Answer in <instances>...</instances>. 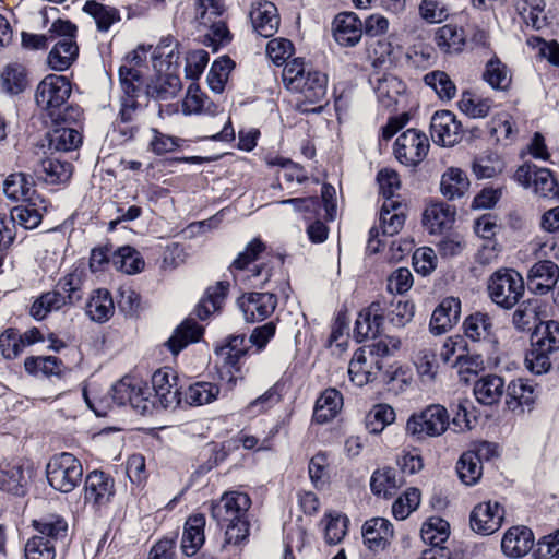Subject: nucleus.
<instances>
[{
    "label": "nucleus",
    "mask_w": 559,
    "mask_h": 559,
    "mask_svg": "<svg viewBox=\"0 0 559 559\" xmlns=\"http://www.w3.org/2000/svg\"><path fill=\"white\" fill-rule=\"evenodd\" d=\"M250 506V497L239 491L226 492L219 501L212 504L213 519L226 527L225 542L227 544L238 545L248 537Z\"/></svg>",
    "instance_id": "obj_1"
},
{
    "label": "nucleus",
    "mask_w": 559,
    "mask_h": 559,
    "mask_svg": "<svg viewBox=\"0 0 559 559\" xmlns=\"http://www.w3.org/2000/svg\"><path fill=\"white\" fill-rule=\"evenodd\" d=\"M399 341L384 337L358 348L348 366L350 381L362 386L374 381L383 369V358L399 348Z\"/></svg>",
    "instance_id": "obj_2"
},
{
    "label": "nucleus",
    "mask_w": 559,
    "mask_h": 559,
    "mask_svg": "<svg viewBox=\"0 0 559 559\" xmlns=\"http://www.w3.org/2000/svg\"><path fill=\"white\" fill-rule=\"evenodd\" d=\"M282 79L285 87L299 94L306 103L317 104L326 95L328 76L311 67L307 68L299 58L284 66Z\"/></svg>",
    "instance_id": "obj_3"
},
{
    "label": "nucleus",
    "mask_w": 559,
    "mask_h": 559,
    "mask_svg": "<svg viewBox=\"0 0 559 559\" xmlns=\"http://www.w3.org/2000/svg\"><path fill=\"white\" fill-rule=\"evenodd\" d=\"M37 534L25 546L26 559H55L56 544L64 542L67 522L58 515H48L33 521Z\"/></svg>",
    "instance_id": "obj_4"
},
{
    "label": "nucleus",
    "mask_w": 559,
    "mask_h": 559,
    "mask_svg": "<svg viewBox=\"0 0 559 559\" xmlns=\"http://www.w3.org/2000/svg\"><path fill=\"white\" fill-rule=\"evenodd\" d=\"M224 12L223 0H194V21L199 29L209 31L203 43L214 52L230 40L229 31L223 20Z\"/></svg>",
    "instance_id": "obj_5"
},
{
    "label": "nucleus",
    "mask_w": 559,
    "mask_h": 559,
    "mask_svg": "<svg viewBox=\"0 0 559 559\" xmlns=\"http://www.w3.org/2000/svg\"><path fill=\"white\" fill-rule=\"evenodd\" d=\"M488 295L493 304L502 309H512L525 293L522 275L513 269L496 271L487 283Z\"/></svg>",
    "instance_id": "obj_6"
},
{
    "label": "nucleus",
    "mask_w": 559,
    "mask_h": 559,
    "mask_svg": "<svg viewBox=\"0 0 559 559\" xmlns=\"http://www.w3.org/2000/svg\"><path fill=\"white\" fill-rule=\"evenodd\" d=\"M49 485L63 493L73 491L82 481L81 461L69 452H61L50 457L46 466Z\"/></svg>",
    "instance_id": "obj_7"
},
{
    "label": "nucleus",
    "mask_w": 559,
    "mask_h": 559,
    "mask_svg": "<svg viewBox=\"0 0 559 559\" xmlns=\"http://www.w3.org/2000/svg\"><path fill=\"white\" fill-rule=\"evenodd\" d=\"M449 426L450 416L447 408L440 404H431L408 418L406 431L417 440H423L443 435Z\"/></svg>",
    "instance_id": "obj_8"
},
{
    "label": "nucleus",
    "mask_w": 559,
    "mask_h": 559,
    "mask_svg": "<svg viewBox=\"0 0 559 559\" xmlns=\"http://www.w3.org/2000/svg\"><path fill=\"white\" fill-rule=\"evenodd\" d=\"M514 178L519 185L540 198H559V186L552 173L547 168H542L535 164H524L520 166Z\"/></svg>",
    "instance_id": "obj_9"
},
{
    "label": "nucleus",
    "mask_w": 559,
    "mask_h": 559,
    "mask_svg": "<svg viewBox=\"0 0 559 559\" xmlns=\"http://www.w3.org/2000/svg\"><path fill=\"white\" fill-rule=\"evenodd\" d=\"M430 147L427 135L417 129H407L394 142V156L407 167L418 166L427 156Z\"/></svg>",
    "instance_id": "obj_10"
},
{
    "label": "nucleus",
    "mask_w": 559,
    "mask_h": 559,
    "mask_svg": "<svg viewBox=\"0 0 559 559\" xmlns=\"http://www.w3.org/2000/svg\"><path fill=\"white\" fill-rule=\"evenodd\" d=\"M71 94L70 81L63 75L49 74L37 86L36 103L48 111V115H56Z\"/></svg>",
    "instance_id": "obj_11"
},
{
    "label": "nucleus",
    "mask_w": 559,
    "mask_h": 559,
    "mask_svg": "<svg viewBox=\"0 0 559 559\" xmlns=\"http://www.w3.org/2000/svg\"><path fill=\"white\" fill-rule=\"evenodd\" d=\"M265 249L264 243L255 238L251 240L246 249L238 254L233 264L230 265V271L235 272H245L248 271L250 274H245L241 276L242 280H258L261 277L259 283H255V286L264 287V285L270 281L272 273L271 269L266 265H254L253 269H249V265L252 264ZM235 278L238 277L237 274H234Z\"/></svg>",
    "instance_id": "obj_12"
},
{
    "label": "nucleus",
    "mask_w": 559,
    "mask_h": 559,
    "mask_svg": "<svg viewBox=\"0 0 559 559\" xmlns=\"http://www.w3.org/2000/svg\"><path fill=\"white\" fill-rule=\"evenodd\" d=\"M278 299L271 292H251L238 298V307L246 322L254 323L267 319L276 309Z\"/></svg>",
    "instance_id": "obj_13"
},
{
    "label": "nucleus",
    "mask_w": 559,
    "mask_h": 559,
    "mask_svg": "<svg viewBox=\"0 0 559 559\" xmlns=\"http://www.w3.org/2000/svg\"><path fill=\"white\" fill-rule=\"evenodd\" d=\"M430 132L436 144L451 147L462 139V124L452 111L440 110L431 118Z\"/></svg>",
    "instance_id": "obj_14"
},
{
    "label": "nucleus",
    "mask_w": 559,
    "mask_h": 559,
    "mask_svg": "<svg viewBox=\"0 0 559 559\" xmlns=\"http://www.w3.org/2000/svg\"><path fill=\"white\" fill-rule=\"evenodd\" d=\"M503 518L504 510L499 502H480L471 513V527L478 534L490 535L501 527Z\"/></svg>",
    "instance_id": "obj_15"
},
{
    "label": "nucleus",
    "mask_w": 559,
    "mask_h": 559,
    "mask_svg": "<svg viewBox=\"0 0 559 559\" xmlns=\"http://www.w3.org/2000/svg\"><path fill=\"white\" fill-rule=\"evenodd\" d=\"M385 307L384 299H377L359 312L354 329V335L358 342L374 338L379 335L384 320Z\"/></svg>",
    "instance_id": "obj_16"
},
{
    "label": "nucleus",
    "mask_w": 559,
    "mask_h": 559,
    "mask_svg": "<svg viewBox=\"0 0 559 559\" xmlns=\"http://www.w3.org/2000/svg\"><path fill=\"white\" fill-rule=\"evenodd\" d=\"M115 493V481L102 471H93L87 474L84 483V500L93 507L107 504Z\"/></svg>",
    "instance_id": "obj_17"
},
{
    "label": "nucleus",
    "mask_w": 559,
    "mask_h": 559,
    "mask_svg": "<svg viewBox=\"0 0 559 559\" xmlns=\"http://www.w3.org/2000/svg\"><path fill=\"white\" fill-rule=\"evenodd\" d=\"M559 280L558 265L549 260L536 262L528 271L527 287L537 295L549 293Z\"/></svg>",
    "instance_id": "obj_18"
},
{
    "label": "nucleus",
    "mask_w": 559,
    "mask_h": 559,
    "mask_svg": "<svg viewBox=\"0 0 559 559\" xmlns=\"http://www.w3.org/2000/svg\"><path fill=\"white\" fill-rule=\"evenodd\" d=\"M21 164L33 169L38 179L50 185L66 182L72 175V164L51 157L37 160L34 165H29L22 158Z\"/></svg>",
    "instance_id": "obj_19"
},
{
    "label": "nucleus",
    "mask_w": 559,
    "mask_h": 559,
    "mask_svg": "<svg viewBox=\"0 0 559 559\" xmlns=\"http://www.w3.org/2000/svg\"><path fill=\"white\" fill-rule=\"evenodd\" d=\"M393 536V525L384 518H372L362 526L364 543L372 551L384 550L391 544Z\"/></svg>",
    "instance_id": "obj_20"
},
{
    "label": "nucleus",
    "mask_w": 559,
    "mask_h": 559,
    "mask_svg": "<svg viewBox=\"0 0 559 559\" xmlns=\"http://www.w3.org/2000/svg\"><path fill=\"white\" fill-rule=\"evenodd\" d=\"M463 325L465 335L471 341L483 342L489 346V348H496L498 342L493 329V321L488 313L475 312L465 319Z\"/></svg>",
    "instance_id": "obj_21"
},
{
    "label": "nucleus",
    "mask_w": 559,
    "mask_h": 559,
    "mask_svg": "<svg viewBox=\"0 0 559 559\" xmlns=\"http://www.w3.org/2000/svg\"><path fill=\"white\" fill-rule=\"evenodd\" d=\"M461 314V300L455 297L444 298L432 312L429 329L435 335L448 332L459 322Z\"/></svg>",
    "instance_id": "obj_22"
},
{
    "label": "nucleus",
    "mask_w": 559,
    "mask_h": 559,
    "mask_svg": "<svg viewBox=\"0 0 559 559\" xmlns=\"http://www.w3.org/2000/svg\"><path fill=\"white\" fill-rule=\"evenodd\" d=\"M250 20L254 31L262 37L273 36L280 26V15L274 3L257 2L250 10Z\"/></svg>",
    "instance_id": "obj_23"
},
{
    "label": "nucleus",
    "mask_w": 559,
    "mask_h": 559,
    "mask_svg": "<svg viewBox=\"0 0 559 559\" xmlns=\"http://www.w3.org/2000/svg\"><path fill=\"white\" fill-rule=\"evenodd\" d=\"M333 36L344 47H353L362 36V23L353 12H343L336 15L333 22Z\"/></svg>",
    "instance_id": "obj_24"
},
{
    "label": "nucleus",
    "mask_w": 559,
    "mask_h": 559,
    "mask_svg": "<svg viewBox=\"0 0 559 559\" xmlns=\"http://www.w3.org/2000/svg\"><path fill=\"white\" fill-rule=\"evenodd\" d=\"M31 469L20 462H7L0 465V489L15 496H23L26 491Z\"/></svg>",
    "instance_id": "obj_25"
},
{
    "label": "nucleus",
    "mask_w": 559,
    "mask_h": 559,
    "mask_svg": "<svg viewBox=\"0 0 559 559\" xmlns=\"http://www.w3.org/2000/svg\"><path fill=\"white\" fill-rule=\"evenodd\" d=\"M175 376L170 369H158L152 376L151 392H154V397L158 399L164 408L177 406L181 404V391H173V383Z\"/></svg>",
    "instance_id": "obj_26"
},
{
    "label": "nucleus",
    "mask_w": 559,
    "mask_h": 559,
    "mask_svg": "<svg viewBox=\"0 0 559 559\" xmlns=\"http://www.w3.org/2000/svg\"><path fill=\"white\" fill-rule=\"evenodd\" d=\"M533 544L534 536L530 528L514 526L503 535L501 549L510 558H521L532 549Z\"/></svg>",
    "instance_id": "obj_27"
},
{
    "label": "nucleus",
    "mask_w": 559,
    "mask_h": 559,
    "mask_svg": "<svg viewBox=\"0 0 559 559\" xmlns=\"http://www.w3.org/2000/svg\"><path fill=\"white\" fill-rule=\"evenodd\" d=\"M543 302L530 298L521 302L512 314V324L520 332L534 331L544 316Z\"/></svg>",
    "instance_id": "obj_28"
},
{
    "label": "nucleus",
    "mask_w": 559,
    "mask_h": 559,
    "mask_svg": "<svg viewBox=\"0 0 559 559\" xmlns=\"http://www.w3.org/2000/svg\"><path fill=\"white\" fill-rule=\"evenodd\" d=\"M45 210L44 200H40L39 205L35 201L29 200L27 204L17 205L11 210L9 223H11L12 227L20 226L24 229H34L41 223L43 211Z\"/></svg>",
    "instance_id": "obj_29"
},
{
    "label": "nucleus",
    "mask_w": 559,
    "mask_h": 559,
    "mask_svg": "<svg viewBox=\"0 0 559 559\" xmlns=\"http://www.w3.org/2000/svg\"><path fill=\"white\" fill-rule=\"evenodd\" d=\"M205 518L203 514H193L188 518L181 539L182 551L187 556H193L204 543Z\"/></svg>",
    "instance_id": "obj_30"
},
{
    "label": "nucleus",
    "mask_w": 559,
    "mask_h": 559,
    "mask_svg": "<svg viewBox=\"0 0 559 559\" xmlns=\"http://www.w3.org/2000/svg\"><path fill=\"white\" fill-rule=\"evenodd\" d=\"M203 334V328L193 319H186L166 342V346L173 355H178L191 343L198 342Z\"/></svg>",
    "instance_id": "obj_31"
},
{
    "label": "nucleus",
    "mask_w": 559,
    "mask_h": 559,
    "mask_svg": "<svg viewBox=\"0 0 559 559\" xmlns=\"http://www.w3.org/2000/svg\"><path fill=\"white\" fill-rule=\"evenodd\" d=\"M506 392L504 380L497 374H487L474 384L476 400L484 405H493Z\"/></svg>",
    "instance_id": "obj_32"
},
{
    "label": "nucleus",
    "mask_w": 559,
    "mask_h": 559,
    "mask_svg": "<svg viewBox=\"0 0 559 559\" xmlns=\"http://www.w3.org/2000/svg\"><path fill=\"white\" fill-rule=\"evenodd\" d=\"M85 312L94 322L104 323L108 321L115 312L110 293L102 288L94 290L86 302Z\"/></svg>",
    "instance_id": "obj_33"
},
{
    "label": "nucleus",
    "mask_w": 559,
    "mask_h": 559,
    "mask_svg": "<svg viewBox=\"0 0 559 559\" xmlns=\"http://www.w3.org/2000/svg\"><path fill=\"white\" fill-rule=\"evenodd\" d=\"M49 148L56 152H70L82 144V134L75 127L56 126L47 134Z\"/></svg>",
    "instance_id": "obj_34"
},
{
    "label": "nucleus",
    "mask_w": 559,
    "mask_h": 559,
    "mask_svg": "<svg viewBox=\"0 0 559 559\" xmlns=\"http://www.w3.org/2000/svg\"><path fill=\"white\" fill-rule=\"evenodd\" d=\"M506 404L509 409L516 411L523 406H531L535 401V390L527 380H512L506 388Z\"/></svg>",
    "instance_id": "obj_35"
},
{
    "label": "nucleus",
    "mask_w": 559,
    "mask_h": 559,
    "mask_svg": "<svg viewBox=\"0 0 559 559\" xmlns=\"http://www.w3.org/2000/svg\"><path fill=\"white\" fill-rule=\"evenodd\" d=\"M405 223L403 205L399 200H384L380 211V224L383 235L397 234Z\"/></svg>",
    "instance_id": "obj_36"
},
{
    "label": "nucleus",
    "mask_w": 559,
    "mask_h": 559,
    "mask_svg": "<svg viewBox=\"0 0 559 559\" xmlns=\"http://www.w3.org/2000/svg\"><path fill=\"white\" fill-rule=\"evenodd\" d=\"M342 405V394L336 389H326L316 402L313 419L319 424H325L338 414Z\"/></svg>",
    "instance_id": "obj_37"
},
{
    "label": "nucleus",
    "mask_w": 559,
    "mask_h": 559,
    "mask_svg": "<svg viewBox=\"0 0 559 559\" xmlns=\"http://www.w3.org/2000/svg\"><path fill=\"white\" fill-rule=\"evenodd\" d=\"M85 271L83 264L73 265V267L63 275L57 288L67 297L69 305H74L83 298V283Z\"/></svg>",
    "instance_id": "obj_38"
},
{
    "label": "nucleus",
    "mask_w": 559,
    "mask_h": 559,
    "mask_svg": "<svg viewBox=\"0 0 559 559\" xmlns=\"http://www.w3.org/2000/svg\"><path fill=\"white\" fill-rule=\"evenodd\" d=\"M436 45L447 53H459L466 44L464 29L454 24L439 27L435 34Z\"/></svg>",
    "instance_id": "obj_39"
},
{
    "label": "nucleus",
    "mask_w": 559,
    "mask_h": 559,
    "mask_svg": "<svg viewBox=\"0 0 559 559\" xmlns=\"http://www.w3.org/2000/svg\"><path fill=\"white\" fill-rule=\"evenodd\" d=\"M219 392V388L214 383L197 382L181 391V403L189 406H202L215 401Z\"/></svg>",
    "instance_id": "obj_40"
},
{
    "label": "nucleus",
    "mask_w": 559,
    "mask_h": 559,
    "mask_svg": "<svg viewBox=\"0 0 559 559\" xmlns=\"http://www.w3.org/2000/svg\"><path fill=\"white\" fill-rule=\"evenodd\" d=\"M228 287V283L218 282L215 286L207 288L205 296L194 309L197 317L205 320L212 312L219 310L226 298Z\"/></svg>",
    "instance_id": "obj_41"
},
{
    "label": "nucleus",
    "mask_w": 559,
    "mask_h": 559,
    "mask_svg": "<svg viewBox=\"0 0 559 559\" xmlns=\"http://www.w3.org/2000/svg\"><path fill=\"white\" fill-rule=\"evenodd\" d=\"M469 180L460 168H449L441 177V193L449 200L461 198L468 190Z\"/></svg>",
    "instance_id": "obj_42"
},
{
    "label": "nucleus",
    "mask_w": 559,
    "mask_h": 559,
    "mask_svg": "<svg viewBox=\"0 0 559 559\" xmlns=\"http://www.w3.org/2000/svg\"><path fill=\"white\" fill-rule=\"evenodd\" d=\"M25 68L20 63L7 64L0 73V87L10 95L22 93L27 86Z\"/></svg>",
    "instance_id": "obj_43"
},
{
    "label": "nucleus",
    "mask_w": 559,
    "mask_h": 559,
    "mask_svg": "<svg viewBox=\"0 0 559 559\" xmlns=\"http://www.w3.org/2000/svg\"><path fill=\"white\" fill-rule=\"evenodd\" d=\"M79 56V46L76 43H55L48 53L47 63L55 71H64L69 69Z\"/></svg>",
    "instance_id": "obj_44"
},
{
    "label": "nucleus",
    "mask_w": 559,
    "mask_h": 559,
    "mask_svg": "<svg viewBox=\"0 0 559 559\" xmlns=\"http://www.w3.org/2000/svg\"><path fill=\"white\" fill-rule=\"evenodd\" d=\"M454 214V210L445 203L431 204L424 212V224L431 233H440L451 226Z\"/></svg>",
    "instance_id": "obj_45"
},
{
    "label": "nucleus",
    "mask_w": 559,
    "mask_h": 559,
    "mask_svg": "<svg viewBox=\"0 0 559 559\" xmlns=\"http://www.w3.org/2000/svg\"><path fill=\"white\" fill-rule=\"evenodd\" d=\"M34 182L32 178L23 173L11 174L3 181V192L12 201H29Z\"/></svg>",
    "instance_id": "obj_46"
},
{
    "label": "nucleus",
    "mask_w": 559,
    "mask_h": 559,
    "mask_svg": "<svg viewBox=\"0 0 559 559\" xmlns=\"http://www.w3.org/2000/svg\"><path fill=\"white\" fill-rule=\"evenodd\" d=\"M515 9L523 22L533 29L539 31L547 25L544 0H519Z\"/></svg>",
    "instance_id": "obj_47"
},
{
    "label": "nucleus",
    "mask_w": 559,
    "mask_h": 559,
    "mask_svg": "<svg viewBox=\"0 0 559 559\" xmlns=\"http://www.w3.org/2000/svg\"><path fill=\"white\" fill-rule=\"evenodd\" d=\"M83 11L93 17L99 32H108L111 25L121 19L116 8L105 5L95 0L86 1Z\"/></svg>",
    "instance_id": "obj_48"
},
{
    "label": "nucleus",
    "mask_w": 559,
    "mask_h": 559,
    "mask_svg": "<svg viewBox=\"0 0 559 559\" xmlns=\"http://www.w3.org/2000/svg\"><path fill=\"white\" fill-rule=\"evenodd\" d=\"M401 477L399 476L396 469L384 467L377 469L372 474L370 487L374 495L389 498L401 486Z\"/></svg>",
    "instance_id": "obj_49"
},
{
    "label": "nucleus",
    "mask_w": 559,
    "mask_h": 559,
    "mask_svg": "<svg viewBox=\"0 0 559 559\" xmlns=\"http://www.w3.org/2000/svg\"><path fill=\"white\" fill-rule=\"evenodd\" d=\"M282 400L281 385L275 383L269 388L263 394L249 402L241 411L247 417H257L266 413Z\"/></svg>",
    "instance_id": "obj_50"
},
{
    "label": "nucleus",
    "mask_w": 559,
    "mask_h": 559,
    "mask_svg": "<svg viewBox=\"0 0 559 559\" xmlns=\"http://www.w3.org/2000/svg\"><path fill=\"white\" fill-rule=\"evenodd\" d=\"M404 84L394 75H384L378 79L374 92L379 103L390 108L397 103V97L404 92Z\"/></svg>",
    "instance_id": "obj_51"
},
{
    "label": "nucleus",
    "mask_w": 559,
    "mask_h": 559,
    "mask_svg": "<svg viewBox=\"0 0 559 559\" xmlns=\"http://www.w3.org/2000/svg\"><path fill=\"white\" fill-rule=\"evenodd\" d=\"M532 343L540 345L545 350L551 353L559 349V322L549 320L539 322L532 333Z\"/></svg>",
    "instance_id": "obj_52"
},
{
    "label": "nucleus",
    "mask_w": 559,
    "mask_h": 559,
    "mask_svg": "<svg viewBox=\"0 0 559 559\" xmlns=\"http://www.w3.org/2000/svg\"><path fill=\"white\" fill-rule=\"evenodd\" d=\"M181 88L179 76L173 74L159 75L146 86V94L156 99L175 97Z\"/></svg>",
    "instance_id": "obj_53"
},
{
    "label": "nucleus",
    "mask_w": 559,
    "mask_h": 559,
    "mask_svg": "<svg viewBox=\"0 0 559 559\" xmlns=\"http://www.w3.org/2000/svg\"><path fill=\"white\" fill-rule=\"evenodd\" d=\"M456 471L464 484L468 486L475 485L483 474L479 455L474 451L464 452L459 459Z\"/></svg>",
    "instance_id": "obj_54"
},
{
    "label": "nucleus",
    "mask_w": 559,
    "mask_h": 559,
    "mask_svg": "<svg viewBox=\"0 0 559 559\" xmlns=\"http://www.w3.org/2000/svg\"><path fill=\"white\" fill-rule=\"evenodd\" d=\"M449 523L439 518L432 516L428 519L421 526L420 535L425 543L430 544L432 547H441L450 535Z\"/></svg>",
    "instance_id": "obj_55"
},
{
    "label": "nucleus",
    "mask_w": 559,
    "mask_h": 559,
    "mask_svg": "<svg viewBox=\"0 0 559 559\" xmlns=\"http://www.w3.org/2000/svg\"><path fill=\"white\" fill-rule=\"evenodd\" d=\"M424 82L431 87L442 100H450L456 95V86L448 73L443 71H431L424 75Z\"/></svg>",
    "instance_id": "obj_56"
},
{
    "label": "nucleus",
    "mask_w": 559,
    "mask_h": 559,
    "mask_svg": "<svg viewBox=\"0 0 559 559\" xmlns=\"http://www.w3.org/2000/svg\"><path fill=\"white\" fill-rule=\"evenodd\" d=\"M233 68L234 61L229 57H221L213 62L207 73L206 81L209 87L214 93L219 94L224 91L225 84Z\"/></svg>",
    "instance_id": "obj_57"
},
{
    "label": "nucleus",
    "mask_w": 559,
    "mask_h": 559,
    "mask_svg": "<svg viewBox=\"0 0 559 559\" xmlns=\"http://www.w3.org/2000/svg\"><path fill=\"white\" fill-rule=\"evenodd\" d=\"M504 163L496 153L488 152L473 162V173L478 179H489L502 173Z\"/></svg>",
    "instance_id": "obj_58"
},
{
    "label": "nucleus",
    "mask_w": 559,
    "mask_h": 559,
    "mask_svg": "<svg viewBox=\"0 0 559 559\" xmlns=\"http://www.w3.org/2000/svg\"><path fill=\"white\" fill-rule=\"evenodd\" d=\"M492 107V102L489 98L481 96L463 93L459 102L460 110L471 118H485Z\"/></svg>",
    "instance_id": "obj_59"
},
{
    "label": "nucleus",
    "mask_w": 559,
    "mask_h": 559,
    "mask_svg": "<svg viewBox=\"0 0 559 559\" xmlns=\"http://www.w3.org/2000/svg\"><path fill=\"white\" fill-rule=\"evenodd\" d=\"M24 368L31 374L59 376L62 369V361L55 356H32L25 359Z\"/></svg>",
    "instance_id": "obj_60"
},
{
    "label": "nucleus",
    "mask_w": 559,
    "mask_h": 559,
    "mask_svg": "<svg viewBox=\"0 0 559 559\" xmlns=\"http://www.w3.org/2000/svg\"><path fill=\"white\" fill-rule=\"evenodd\" d=\"M395 419L394 409L388 404H377L366 415V428L371 433H380Z\"/></svg>",
    "instance_id": "obj_61"
},
{
    "label": "nucleus",
    "mask_w": 559,
    "mask_h": 559,
    "mask_svg": "<svg viewBox=\"0 0 559 559\" xmlns=\"http://www.w3.org/2000/svg\"><path fill=\"white\" fill-rule=\"evenodd\" d=\"M484 80L495 90L504 91L511 83V75L506 64L492 58L486 64Z\"/></svg>",
    "instance_id": "obj_62"
},
{
    "label": "nucleus",
    "mask_w": 559,
    "mask_h": 559,
    "mask_svg": "<svg viewBox=\"0 0 559 559\" xmlns=\"http://www.w3.org/2000/svg\"><path fill=\"white\" fill-rule=\"evenodd\" d=\"M414 364L423 381L430 382L435 379L438 371V361L433 348L423 347L418 349L414 357Z\"/></svg>",
    "instance_id": "obj_63"
},
{
    "label": "nucleus",
    "mask_w": 559,
    "mask_h": 559,
    "mask_svg": "<svg viewBox=\"0 0 559 559\" xmlns=\"http://www.w3.org/2000/svg\"><path fill=\"white\" fill-rule=\"evenodd\" d=\"M114 265L126 274H135L143 270L144 261L131 247H122L114 257Z\"/></svg>",
    "instance_id": "obj_64"
}]
</instances>
